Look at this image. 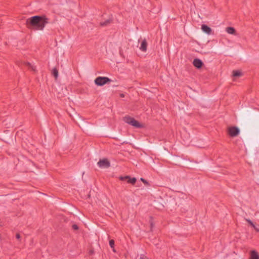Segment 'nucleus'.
<instances>
[{"instance_id": "nucleus-1", "label": "nucleus", "mask_w": 259, "mask_h": 259, "mask_svg": "<svg viewBox=\"0 0 259 259\" xmlns=\"http://www.w3.org/2000/svg\"><path fill=\"white\" fill-rule=\"evenodd\" d=\"M47 23V18L37 16L32 17L26 21L27 26L29 28L35 30H42Z\"/></svg>"}, {"instance_id": "nucleus-2", "label": "nucleus", "mask_w": 259, "mask_h": 259, "mask_svg": "<svg viewBox=\"0 0 259 259\" xmlns=\"http://www.w3.org/2000/svg\"><path fill=\"white\" fill-rule=\"evenodd\" d=\"M123 120L127 123L131 124V125L135 126V127L141 128L144 126L143 124L139 122L134 118L130 116H125L123 118Z\"/></svg>"}, {"instance_id": "nucleus-3", "label": "nucleus", "mask_w": 259, "mask_h": 259, "mask_svg": "<svg viewBox=\"0 0 259 259\" xmlns=\"http://www.w3.org/2000/svg\"><path fill=\"white\" fill-rule=\"evenodd\" d=\"M111 81V80L107 77H98L95 80V83L99 86H102Z\"/></svg>"}, {"instance_id": "nucleus-4", "label": "nucleus", "mask_w": 259, "mask_h": 259, "mask_svg": "<svg viewBox=\"0 0 259 259\" xmlns=\"http://www.w3.org/2000/svg\"><path fill=\"white\" fill-rule=\"evenodd\" d=\"M98 166L102 168H106L110 166V162L107 159H102L98 162Z\"/></svg>"}, {"instance_id": "nucleus-5", "label": "nucleus", "mask_w": 259, "mask_h": 259, "mask_svg": "<svg viewBox=\"0 0 259 259\" xmlns=\"http://www.w3.org/2000/svg\"><path fill=\"white\" fill-rule=\"evenodd\" d=\"M228 132L231 136H236L239 133V130L236 127H230L228 128Z\"/></svg>"}, {"instance_id": "nucleus-6", "label": "nucleus", "mask_w": 259, "mask_h": 259, "mask_svg": "<svg viewBox=\"0 0 259 259\" xmlns=\"http://www.w3.org/2000/svg\"><path fill=\"white\" fill-rule=\"evenodd\" d=\"M201 30L207 34H210L211 32V29L204 24L201 26Z\"/></svg>"}, {"instance_id": "nucleus-7", "label": "nucleus", "mask_w": 259, "mask_h": 259, "mask_svg": "<svg viewBox=\"0 0 259 259\" xmlns=\"http://www.w3.org/2000/svg\"><path fill=\"white\" fill-rule=\"evenodd\" d=\"M193 64L197 68H200L202 67L203 63L200 60L195 59L193 61Z\"/></svg>"}, {"instance_id": "nucleus-8", "label": "nucleus", "mask_w": 259, "mask_h": 259, "mask_svg": "<svg viewBox=\"0 0 259 259\" xmlns=\"http://www.w3.org/2000/svg\"><path fill=\"white\" fill-rule=\"evenodd\" d=\"M249 259H259V255L256 251L252 250L250 252Z\"/></svg>"}, {"instance_id": "nucleus-9", "label": "nucleus", "mask_w": 259, "mask_h": 259, "mask_svg": "<svg viewBox=\"0 0 259 259\" xmlns=\"http://www.w3.org/2000/svg\"><path fill=\"white\" fill-rule=\"evenodd\" d=\"M226 32L230 34L236 35V31L235 29L231 27H227L226 28Z\"/></svg>"}, {"instance_id": "nucleus-10", "label": "nucleus", "mask_w": 259, "mask_h": 259, "mask_svg": "<svg viewBox=\"0 0 259 259\" xmlns=\"http://www.w3.org/2000/svg\"><path fill=\"white\" fill-rule=\"evenodd\" d=\"M243 75L242 72L240 70H234L233 71V76L234 77H239Z\"/></svg>"}, {"instance_id": "nucleus-11", "label": "nucleus", "mask_w": 259, "mask_h": 259, "mask_svg": "<svg viewBox=\"0 0 259 259\" xmlns=\"http://www.w3.org/2000/svg\"><path fill=\"white\" fill-rule=\"evenodd\" d=\"M147 49V42L145 40L142 41L140 49L142 51L145 52Z\"/></svg>"}, {"instance_id": "nucleus-12", "label": "nucleus", "mask_w": 259, "mask_h": 259, "mask_svg": "<svg viewBox=\"0 0 259 259\" xmlns=\"http://www.w3.org/2000/svg\"><path fill=\"white\" fill-rule=\"evenodd\" d=\"M125 178L127 179L128 183L132 184H134L137 180L135 178H131L129 176H126Z\"/></svg>"}, {"instance_id": "nucleus-13", "label": "nucleus", "mask_w": 259, "mask_h": 259, "mask_svg": "<svg viewBox=\"0 0 259 259\" xmlns=\"http://www.w3.org/2000/svg\"><path fill=\"white\" fill-rule=\"evenodd\" d=\"M52 73H53V75L55 76V77L56 78H57L58 76V71L56 68H54L53 70Z\"/></svg>"}, {"instance_id": "nucleus-14", "label": "nucleus", "mask_w": 259, "mask_h": 259, "mask_svg": "<svg viewBox=\"0 0 259 259\" xmlns=\"http://www.w3.org/2000/svg\"><path fill=\"white\" fill-rule=\"evenodd\" d=\"M246 221H247V222H248V223H249L251 226H252L254 228V229L255 230H256V231H258V229L257 228H256V227H255V226L254 225L253 223H252L250 220H247V219H246Z\"/></svg>"}, {"instance_id": "nucleus-15", "label": "nucleus", "mask_w": 259, "mask_h": 259, "mask_svg": "<svg viewBox=\"0 0 259 259\" xmlns=\"http://www.w3.org/2000/svg\"><path fill=\"white\" fill-rule=\"evenodd\" d=\"M109 245L111 246V247H112V248L114 247V241L113 240H111L109 241Z\"/></svg>"}, {"instance_id": "nucleus-16", "label": "nucleus", "mask_w": 259, "mask_h": 259, "mask_svg": "<svg viewBox=\"0 0 259 259\" xmlns=\"http://www.w3.org/2000/svg\"><path fill=\"white\" fill-rule=\"evenodd\" d=\"M109 23V20H107V21H106V22H104V23H101V25H103V26H104V25H107L108 23Z\"/></svg>"}, {"instance_id": "nucleus-17", "label": "nucleus", "mask_w": 259, "mask_h": 259, "mask_svg": "<svg viewBox=\"0 0 259 259\" xmlns=\"http://www.w3.org/2000/svg\"><path fill=\"white\" fill-rule=\"evenodd\" d=\"M141 181H142L144 184H148V182H147L145 180H144V179H143V178H141Z\"/></svg>"}, {"instance_id": "nucleus-18", "label": "nucleus", "mask_w": 259, "mask_h": 259, "mask_svg": "<svg viewBox=\"0 0 259 259\" xmlns=\"http://www.w3.org/2000/svg\"><path fill=\"white\" fill-rule=\"evenodd\" d=\"M27 65L29 66L32 68V70H35V68L32 66H31L29 63H27Z\"/></svg>"}, {"instance_id": "nucleus-19", "label": "nucleus", "mask_w": 259, "mask_h": 259, "mask_svg": "<svg viewBox=\"0 0 259 259\" xmlns=\"http://www.w3.org/2000/svg\"><path fill=\"white\" fill-rule=\"evenodd\" d=\"M21 236H20V235L19 234H16V238L18 239H19L20 238Z\"/></svg>"}, {"instance_id": "nucleus-20", "label": "nucleus", "mask_w": 259, "mask_h": 259, "mask_svg": "<svg viewBox=\"0 0 259 259\" xmlns=\"http://www.w3.org/2000/svg\"><path fill=\"white\" fill-rule=\"evenodd\" d=\"M73 228L74 229H75V230H76V229H78V227H77V226L76 225H73Z\"/></svg>"}, {"instance_id": "nucleus-21", "label": "nucleus", "mask_w": 259, "mask_h": 259, "mask_svg": "<svg viewBox=\"0 0 259 259\" xmlns=\"http://www.w3.org/2000/svg\"><path fill=\"white\" fill-rule=\"evenodd\" d=\"M120 179L121 180H127V179L125 178V177H121L120 178Z\"/></svg>"}, {"instance_id": "nucleus-22", "label": "nucleus", "mask_w": 259, "mask_h": 259, "mask_svg": "<svg viewBox=\"0 0 259 259\" xmlns=\"http://www.w3.org/2000/svg\"><path fill=\"white\" fill-rule=\"evenodd\" d=\"M120 96H121V97H124V95H123V94H121V95H120Z\"/></svg>"}, {"instance_id": "nucleus-23", "label": "nucleus", "mask_w": 259, "mask_h": 259, "mask_svg": "<svg viewBox=\"0 0 259 259\" xmlns=\"http://www.w3.org/2000/svg\"><path fill=\"white\" fill-rule=\"evenodd\" d=\"M113 251H114V252H115V249H114V248H113Z\"/></svg>"}, {"instance_id": "nucleus-24", "label": "nucleus", "mask_w": 259, "mask_h": 259, "mask_svg": "<svg viewBox=\"0 0 259 259\" xmlns=\"http://www.w3.org/2000/svg\"><path fill=\"white\" fill-rule=\"evenodd\" d=\"M141 259H143V258H141Z\"/></svg>"}]
</instances>
